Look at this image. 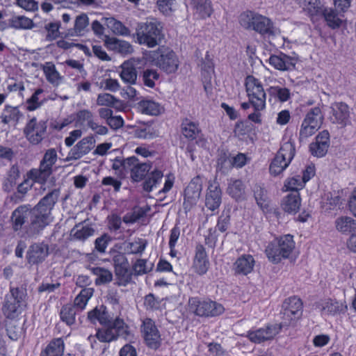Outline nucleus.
I'll return each instance as SVG.
<instances>
[{
	"label": "nucleus",
	"instance_id": "1",
	"mask_svg": "<svg viewBox=\"0 0 356 356\" xmlns=\"http://www.w3.org/2000/svg\"><path fill=\"white\" fill-rule=\"evenodd\" d=\"M59 195L60 191L55 189L45 195L30 210L31 229L40 232L53 222L51 211Z\"/></svg>",
	"mask_w": 356,
	"mask_h": 356
},
{
	"label": "nucleus",
	"instance_id": "2",
	"mask_svg": "<svg viewBox=\"0 0 356 356\" xmlns=\"http://www.w3.org/2000/svg\"><path fill=\"white\" fill-rule=\"evenodd\" d=\"M143 58L147 63L159 67L166 74L175 73L179 67L177 55L167 47H160L156 50L147 51Z\"/></svg>",
	"mask_w": 356,
	"mask_h": 356
},
{
	"label": "nucleus",
	"instance_id": "3",
	"mask_svg": "<svg viewBox=\"0 0 356 356\" xmlns=\"http://www.w3.org/2000/svg\"><path fill=\"white\" fill-rule=\"evenodd\" d=\"M136 42L141 45L153 48L163 39L162 28L155 19H147L137 24L136 28Z\"/></svg>",
	"mask_w": 356,
	"mask_h": 356
},
{
	"label": "nucleus",
	"instance_id": "4",
	"mask_svg": "<svg viewBox=\"0 0 356 356\" xmlns=\"http://www.w3.org/2000/svg\"><path fill=\"white\" fill-rule=\"evenodd\" d=\"M239 23L247 30L254 31L262 35H275L273 22L257 13L248 10L240 15Z\"/></svg>",
	"mask_w": 356,
	"mask_h": 356
},
{
	"label": "nucleus",
	"instance_id": "5",
	"mask_svg": "<svg viewBox=\"0 0 356 356\" xmlns=\"http://www.w3.org/2000/svg\"><path fill=\"white\" fill-rule=\"evenodd\" d=\"M245 86L251 105L255 110H264L266 95L261 81L252 75L245 78Z\"/></svg>",
	"mask_w": 356,
	"mask_h": 356
},
{
	"label": "nucleus",
	"instance_id": "6",
	"mask_svg": "<svg viewBox=\"0 0 356 356\" xmlns=\"http://www.w3.org/2000/svg\"><path fill=\"white\" fill-rule=\"evenodd\" d=\"M118 336H122L127 340L130 339L131 336L129 327L119 318L115 319L111 325L104 326V328L98 330L96 333L97 339L103 343L111 342Z\"/></svg>",
	"mask_w": 356,
	"mask_h": 356
},
{
	"label": "nucleus",
	"instance_id": "7",
	"mask_svg": "<svg viewBox=\"0 0 356 356\" xmlns=\"http://www.w3.org/2000/svg\"><path fill=\"white\" fill-rule=\"evenodd\" d=\"M46 131V122L35 118H31L24 128L26 137L33 145H38L43 140Z\"/></svg>",
	"mask_w": 356,
	"mask_h": 356
},
{
	"label": "nucleus",
	"instance_id": "8",
	"mask_svg": "<svg viewBox=\"0 0 356 356\" xmlns=\"http://www.w3.org/2000/svg\"><path fill=\"white\" fill-rule=\"evenodd\" d=\"M18 289H11L10 294L6 297L5 303L3 307V312L8 318H15L22 312V298L19 297Z\"/></svg>",
	"mask_w": 356,
	"mask_h": 356
},
{
	"label": "nucleus",
	"instance_id": "9",
	"mask_svg": "<svg viewBox=\"0 0 356 356\" xmlns=\"http://www.w3.org/2000/svg\"><path fill=\"white\" fill-rule=\"evenodd\" d=\"M284 312L283 318L285 321V325L290 324L302 316V302L300 298L296 296H292L286 299L283 305Z\"/></svg>",
	"mask_w": 356,
	"mask_h": 356
},
{
	"label": "nucleus",
	"instance_id": "10",
	"mask_svg": "<svg viewBox=\"0 0 356 356\" xmlns=\"http://www.w3.org/2000/svg\"><path fill=\"white\" fill-rule=\"evenodd\" d=\"M281 327L282 325L278 324L268 325L265 327L248 331L247 337L252 342L261 343L273 339L279 333Z\"/></svg>",
	"mask_w": 356,
	"mask_h": 356
},
{
	"label": "nucleus",
	"instance_id": "11",
	"mask_svg": "<svg viewBox=\"0 0 356 356\" xmlns=\"http://www.w3.org/2000/svg\"><path fill=\"white\" fill-rule=\"evenodd\" d=\"M141 332L146 344L151 348H157L161 343V335L154 322L150 318L143 321Z\"/></svg>",
	"mask_w": 356,
	"mask_h": 356
},
{
	"label": "nucleus",
	"instance_id": "12",
	"mask_svg": "<svg viewBox=\"0 0 356 356\" xmlns=\"http://www.w3.org/2000/svg\"><path fill=\"white\" fill-rule=\"evenodd\" d=\"M298 60L297 57L284 53L271 55L268 58V63L272 67L282 72L294 70Z\"/></svg>",
	"mask_w": 356,
	"mask_h": 356
},
{
	"label": "nucleus",
	"instance_id": "13",
	"mask_svg": "<svg viewBox=\"0 0 356 356\" xmlns=\"http://www.w3.org/2000/svg\"><path fill=\"white\" fill-rule=\"evenodd\" d=\"M330 120L332 123L337 124L341 127H346L350 123V108L343 102H334L331 104Z\"/></svg>",
	"mask_w": 356,
	"mask_h": 356
},
{
	"label": "nucleus",
	"instance_id": "14",
	"mask_svg": "<svg viewBox=\"0 0 356 356\" xmlns=\"http://www.w3.org/2000/svg\"><path fill=\"white\" fill-rule=\"evenodd\" d=\"M190 311L197 316H209L216 314V303L210 300L200 301L197 298H191L188 301Z\"/></svg>",
	"mask_w": 356,
	"mask_h": 356
},
{
	"label": "nucleus",
	"instance_id": "15",
	"mask_svg": "<svg viewBox=\"0 0 356 356\" xmlns=\"http://www.w3.org/2000/svg\"><path fill=\"white\" fill-rule=\"evenodd\" d=\"M201 76L204 88L208 95L213 93L214 80L213 63L209 56L201 65Z\"/></svg>",
	"mask_w": 356,
	"mask_h": 356
},
{
	"label": "nucleus",
	"instance_id": "16",
	"mask_svg": "<svg viewBox=\"0 0 356 356\" xmlns=\"http://www.w3.org/2000/svg\"><path fill=\"white\" fill-rule=\"evenodd\" d=\"M142 62L140 58H132L124 61L120 66L122 71L120 74L121 79L127 83L134 84L137 79L136 67Z\"/></svg>",
	"mask_w": 356,
	"mask_h": 356
},
{
	"label": "nucleus",
	"instance_id": "17",
	"mask_svg": "<svg viewBox=\"0 0 356 356\" xmlns=\"http://www.w3.org/2000/svg\"><path fill=\"white\" fill-rule=\"evenodd\" d=\"M330 147V134L327 130L321 131L315 138V142L309 145L312 155L317 157L324 156Z\"/></svg>",
	"mask_w": 356,
	"mask_h": 356
},
{
	"label": "nucleus",
	"instance_id": "18",
	"mask_svg": "<svg viewBox=\"0 0 356 356\" xmlns=\"http://www.w3.org/2000/svg\"><path fill=\"white\" fill-rule=\"evenodd\" d=\"M133 159L128 171H130V177L134 181H140L145 177L152 168L150 163H140L136 156H131Z\"/></svg>",
	"mask_w": 356,
	"mask_h": 356
},
{
	"label": "nucleus",
	"instance_id": "19",
	"mask_svg": "<svg viewBox=\"0 0 356 356\" xmlns=\"http://www.w3.org/2000/svg\"><path fill=\"white\" fill-rule=\"evenodd\" d=\"M116 275L120 279L122 284H125L130 280L129 262L124 254L118 253L113 257Z\"/></svg>",
	"mask_w": 356,
	"mask_h": 356
},
{
	"label": "nucleus",
	"instance_id": "20",
	"mask_svg": "<svg viewBox=\"0 0 356 356\" xmlns=\"http://www.w3.org/2000/svg\"><path fill=\"white\" fill-rule=\"evenodd\" d=\"M202 186L200 184L191 181L185 190L184 207L186 210H190L195 205L200 197Z\"/></svg>",
	"mask_w": 356,
	"mask_h": 356
},
{
	"label": "nucleus",
	"instance_id": "21",
	"mask_svg": "<svg viewBox=\"0 0 356 356\" xmlns=\"http://www.w3.org/2000/svg\"><path fill=\"white\" fill-rule=\"evenodd\" d=\"M35 26L33 21L24 15H14L8 19L6 24H2L1 28L16 30H30Z\"/></svg>",
	"mask_w": 356,
	"mask_h": 356
},
{
	"label": "nucleus",
	"instance_id": "22",
	"mask_svg": "<svg viewBox=\"0 0 356 356\" xmlns=\"http://www.w3.org/2000/svg\"><path fill=\"white\" fill-rule=\"evenodd\" d=\"M221 189L220 184L213 181L209 186V192L206 197V206L209 209L214 211L221 203Z\"/></svg>",
	"mask_w": 356,
	"mask_h": 356
},
{
	"label": "nucleus",
	"instance_id": "23",
	"mask_svg": "<svg viewBox=\"0 0 356 356\" xmlns=\"http://www.w3.org/2000/svg\"><path fill=\"white\" fill-rule=\"evenodd\" d=\"M209 266V259L204 248L202 245H197L193 260V268L198 274L203 275L207 271Z\"/></svg>",
	"mask_w": 356,
	"mask_h": 356
},
{
	"label": "nucleus",
	"instance_id": "24",
	"mask_svg": "<svg viewBox=\"0 0 356 356\" xmlns=\"http://www.w3.org/2000/svg\"><path fill=\"white\" fill-rule=\"evenodd\" d=\"M138 110L140 113L147 115H159L164 112L163 106L151 99L140 101L138 104Z\"/></svg>",
	"mask_w": 356,
	"mask_h": 356
},
{
	"label": "nucleus",
	"instance_id": "25",
	"mask_svg": "<svg viewBox=\"0 0 356 356\" xmlns=\"http://www.w3.org/2000/svg\"><path fill=\"white\" fill-rule=\"evenodd\" d=\"M301 205V198L299 192H291L282 202V209L291 214L296 213Z\"/></svg>",
	"mask_w": 356,
	"mask_h": 356
},
{
	"label": "nucleus",
	"instance_id": "26",
	"mask_svg": "<svg viewBox=\"0 0 356 356\" xmlns=\"http://www.w3.org/2000/svg\"><path fill=\"white\" fill-rule=\"evenodd\" d=\"M48 254L47 245L39 243L32 245L27 252V259L29 263L38 264L43 261Z\"/></svg>",
	"mask_w": 356,
	"mask_h": 356
},
{
	"label": "nucleus",
	"instance_id": "27",
	"mask_svg": "<svg viewBox=\"0 0 356 356\" xmlns=\"http://www.w3.org/2000/svg\"><path fill=\"white\" fill-rule=\"evenodd\" d=\"M255 261L252 255L243 254L234 264V269L237 274L246 275L253 270Z\"/></svg>",
	"mask_w": 356,
	"mask_h": 356
},
{
	"label": "nucleus",
	"instance_id": "28",
	"mask_svg": "<svg viewBox=\"0 0 356 356\" xmlns=\"http://www.w3.org/2000/svg\"><path fill=\"white\" fill-rule=\"evenodd\" d=\"M42 70L47 81L54 86H59L63 81V76L57 70L51 62H46L42 66Z\"/></svg>",
	"mask_w": 356,
	"mask_h": 356
},
{
	"label": "nucleus",
	"instance_id": "29",
	"mask_svg": "<svg viewBox=\"0 0 356 356\" xmlns=\"http://www.w3.org/2000/svg\"><path fill=\"white\" fill-rule=\"evenodd\" d=\"M93 228L86 222L76 225L70 232V237L72 240L84 241L94 234Z\"/></svg>",
	"mask_w": 356,
	"mask_h": 356
},
{
	"label": "nucleus",
	"instance_id": "30",
	"mask_svg": "<svg viewBox=\"0 0 356 356\" xmlns=\"http://www.w3.org/2000/svg\"><path fill=\"white\" fill-rule=\"evenodd\" d=\"M102 22L115 35L122 36H129L131 35V31L129 29L127 28L125 25H124L120 21L117 20L114 17H104L102 18Z\"/></svg>",
	"mask_w": 356,
	"mask_h": 356
},
{
	"label": "nucleus",
	"instance_id": "31",
	"mask_svg": "<svg viewBox=\"0 0 356 356\" xmlns=\"http://www.w3.org/2000/svg\"><path fill=\"white\" fill-rule=\"evenodd\" d=\"M22 117V114L17 107L9 105L4 106L0 115L2 123L11 125H15Z\"/></svg>",
	"mask_w": 356,
	"mask_h": 356
},
{
	"label": "nucleus",
	"instance_id": "32",
	"mask_svg": "<svg viewBox=\"0 0 356 356\" xmlns=\"http://www.w3.org/2000/svg\"><path fill=\"white\" fill-rule=\"evenodd\" d=\"M303 10L310 17L321 15L323 5L320 0H295Z\"/></svg>",
	"mask_w": 356,
	"mask_h": 356
},
{
	"label": "nucleus",
	"instance_id": "33",
	"mask_svg": "<svg viewBox=\"0 0 356 356\" xmlns=\"http://www.w3.org/2000/svg\"><path fill=\"white\" fill-rule=\"evenodd\" d=\"M336 229L343 234H351L356 231V220L348 216L338 217L334 221Z\"/></svg>",
	"mask_w": 356,
	"mask_h": 356
},
{
	"label": "nucleus",
	"instance_id": "34",
	"mask_svg": "<svg viewBox=\"0 0 356 356\" xmlns=\"http://www.w3.org/2000/svg\"><path fill=\"white\" fill-rule=\"evenodd\" d=\"M29 215H31L30 209L28 206L23 205L17 207L11 216L13 229L15 231L20 229Z\"/></svg>",
	"mask_w": 356,
	"mask_h": 356
},
{
	"label": "nucleus",
	"instance_id": "35",
	"mask_svg": "<svg viewBox=\"0 0 356 356\" xmlns=\"http://www.w3.org/2000/svg\"><path fill=\"white\" fill-rule=\"evenodd\" d=\"M89 24V18L86 13L78 15L74 21V28L67 31L66 36H81Z\"/></svg>",
	"mask_w": 356,
	"mask_h": 356
},
{
	"label": "nucleus",
	"instance_id": "36",
	"mask_svg": "<svg viewBox=\"0 0 356 356\" xmlns=\"http://www.w3.org/2000/svg\"><path fill=\"white\" fill-rule=\"evenodd\" d=\"M95 140L92 137L83 138L79 141L72 150V157L78 159L88 154L93 147Z\"/></svg>",
	"mask_w": 356,
	"mask_h": 356
},
{
	"label": "nucleus",
	"instance_id": "37",
	"mask_svg": "<svg viewBox=\"0 0 356 356\" xmlns=\"http://www.w3.org/2000/svg\"><path fill=\"white\" fill-rule=\"evenodd\" d=\"M190 5L195 13L200 17H209L212 12L211 3L209 0H190Z\"/></svg>",
	"mask_w": 356,
	"mask_h": 356
},
{
	"label": "nucleus",
	"instance_id": "38",
	"mask_svg": "<svg viewBox=\"0 0 356 356\" xmlns=\"http://www.w3.org/2000/svg\"><path fill=\"white\" fill-rule=\"evenodd\" d=\"M276 241L277 243H279V246H280V251L284 258H288L295 248V242L293 236L286 234L279 238H276Z\"/></svg>",
	"mask_w": 356,
	"mask_h": 356
},
{
	"label": "nucleus",
	"instance_id": "39",
	"mask_svg": "<svg viewBox=\"0 0 356 356\" xmlns=\"http://www.w3.org/2000/svg\"><path fill=\"white\" fill-rule=\"evenodd\" d=\"M64 353V342L61 339L51 341L42 352V356H62Z\"/></svg>",
	"mask_w": 356,
	"mask_h": 356
},
{
	"label": "nucleus",
	"instance_id": "40",
	"mask_svg": "<svg viewBox=\"0 0 356 356\" xmlns=\"http://www.w3.org/2000/svg\"><path fill=\"white\" fill-rule=\"evenodd\" d=\"M322 309L328 314L334 315L345 312L347 309V305L342 302L329 299L323 303Z\"/></svg>",
	"mask_w": 356,
	"mask_h": 356
},
{
	"label": "nucleus",
	"instance_id": "41",
	"mask_svg": "<svg viewBox=\"0 0 356 356\" xmlns=\"http://www.w3.org/2000/svg\"><path fill=\"white\" fill-rule=\"evenodd\" d=\"M323 119L324 117L321 108L319 106H316L307 111L303 121L320 128L323 124Z\"/></svg>",
	"mask_w": 356,
	"mask_h": 356
},
{
	"label": "nucleus",
	"instance_id": "42",
	"mask_svg": "<svg viewBox=\"0 0 356 356\" xmlns=\"http://www.w3.org/2000/svg\"><path fill=\"white\" fill-rule=\"evenodd\" d=\"M163 177L162 171L158 169L153 170L143 184L144 190L147 192L153 191L161 183Z\"/></svg>",
	"mask_w": 356,
	"mask_h": 356
},
{
	"label": "nucleus",
	"instance_id": "43",
	"mask_svg": "<svg viewBox=\"0 0 356 356\" xmlns=\"http://www.w3.org/2000/svg\"><path fill=\"white\" fill-rule=\"evenodd\" d=\"M266 254L270 261L273 263H279L284 258L280 251V246L276 239L270 242L266 248Z\"/></svg>",
	"mask_w": 356,
	"mask_h": 356
},
{
	"label": "nucleus",
	"instance_id": "44",
	"mask_svg": "<svg viewBox=\"0 0 356 356\" xmlns=\"http://www.w3.org/2000/svg\"><path fill=\"white\" fill-rule=\"evenodd\" d=\"M321 15H323L327 25L332 29L339 28L341 24V19L338 17L336 10L330 8L323 7V12Z\"/></svg>",
	"mask_w": 356,
	"mask_h": 356
},
{
	"label": "nucleus",
	"instance_id": "45",
	"mask_svg": "<svg viewBox=\"0 0 356 356\" xmlns=\"http://www.w3.org/2000/svg\"><path fill=\"white\" fill-rule=\"evenodd\" d=\"M147 246V241L143 238H136L124 243V250L129 254H141Z\"/></svg>",
	"mask_w": 356,
	"mask_h": 356
},
{
	"label": "nucleus",
	"instance_id": "46",
	"mask_svg": "<svg viewBox=\"0 0 356 356\" xmlns=\"http://www.w3.org/2000/svg\"><path fill=\"white\" fill-rule=\"evenodd\" d=\"M58 159V156L54 149H49L45 152L43 159L40 161V165L44 171H49L52 172V167L56 163Z\"/></svg>",
	"mask_w": 356,
	"mask_h": 356
},
{
	"label": "nucleus",
	"instance_id": "47",
	"mask_svg": "<svg viewBox=\"0 0 356 356\" xmlns=\"http://www.w3.org/2000/svg\"><path fill=\"white\" fill-rule=\"evenodd\" d=\"M295 152L296 149L294 143L291 140H289L288 141L282 143L276 155L282 158V159H287L288 161H291L294 157Z\"/></svg>",
	"mask_w": 356,
	"mask_h": 356
},
{
	"label": "nucleus",
	"instance_id": "48",
	"mask_svg": "<svg viewBox=\"0 0 356 356\" xmlns=\"http://www.w3.org/2000/svg\"><path fill=\"white\" fill-rule=\"evenodd\" d=\"M290 163L291 161L287 159H282V158L276 155L270 165L269 170L270 174L274 176L280 175L286 169Z\"/></svg>",
	"mask_w": 356,
	"mask_h": 356
},
{
	"label": "nucleus",
	"instance_id": "49",
	"mask_svg": "<svg viewBox=\"0 0 356 356\" xmlns=\"http://www.w3.org/2000/svg\"><path fill=\"white\" fill-rule=\"evenodd\" d=\"M51 174V173L48 170L44 171L43 168L40 165V168L38 169L35 168L31 170L27 173V176L33 181V184L35 182L42 184L46 181V179L49 177Z\"/></svg>",
	"mask_w": 356,
	"mask_h": 356
},
{
	"label": "nucleus",
	"instance_id": "50",
	"mask_svg": "<svg viewBox=\"0 0 356 356\" xmlns=\"http://www.w3.org/2000/svg\"><path fill=\"white\" fill-rule=\"evenodd\" d=\"M227 193L233 198L239 200L243 197L245 193V187L241 180H235L229 184L227 188Z\"/></svg>",
	"mask_w": 356,
	"mask_h": 356
},
{
	"label": "nucleus",
	"instance_id": "51",
	"mask_svg": "<svg viewBox=\"0 0 356 356\" xmlns=\"http://www.w3.org/2000/svg\"><path fill=\"white\" fill-rule=\"evenodd\" d=\"M254 195L257 204L262 209L268 207V200L266 191L259 185H256L253 189Z\"/></svg>",
	"mask_w": 356,
	"mask_h": 356
},
{
	"label": "nucleus",
	"instance_id": "52",
	"mask_svg": "<svg viewBox=\"0 0 356 356\" xmlns=\"http://www.w3.org/2000/svg\"><path fill=\"white\" fill-rule=\"evenodd\" d=\"M181 131L186 138L194 139L199 133V129L195 123L185 120L181 124Z\"/></svg>",
	"mask_w": 356,
	"mask_h": 356
},
{
	"label": "nucleus",
	"instance_id": "53",
	"mask_svg": "<svg viewBox=\"0 0 356 356\" xmlns=\"http://www.w3.org/2000/svg\"><path fill=\"white\" fill-rule=\"evenodd\" d=\"M320 128L314 124L302 121L299 132V140L300 142L306 140L309 137L314 135Z\"/></svg>",
	"mask_w": 356,
	"mask_h": 356
},
{
	"label": "nucleus",
	"instance_id": "54",
	"mask_svg": "<svg viewBox=\"0 0 356 356\" xmlns=\"http://www.w3.org/2000/svg\"><path fill=\"white\" fill-rule=\"evenodd\" d=\"M92 296V289L88 288L81 290L74 300V305L80 309H83Z\"/></svg>",
	"mask_w": 356,
	"mask_h": 356
},
{
	"label": "nucleus",
	"instance_id": "55",
	"mask_svg": "<svg viewBox=\"0 0 356 356\" xmlns=\"http://www.w3.org/2000/svg\"><path fill=\"white\" fill-rule=\"evenodd\" d=\"M93 273L97 276L95 283L97 284L110 282L113 279V275L111 271L103 268L97 267L93 268Z\"/></svg>",
	"mask_w": 356,
	"mask_h": 356
},
{
	"label": "nucleus",
	"instance_id": "56",
	"mask_svg": "<svg viewBox=\"0 0 356 356\" xmlns=\"http://www.w3.org/2000/svg\"><path fill=\"white\" fill-rule=\"evenodd\" d=\"M43 90L38 89L32 96L26 100V105L27 110L33 111L40 108L42 104V101L40 99L39 96L42 94Z\"/></svg>",
	"mask_w": 356,
	"mask_h": 356
},
{
	"label": "nucleus",
	"instance_id": "57",
	"mask_svg": "<svg viewBox=\"0 0 356 356\" xmlns=\"http://www.w3.org/2000/svg\"><path fill=\"white\" fill-rule=\"evenodd\" d=\"M96 84L99 88L111 92H116L120 88L119 81L112 78L104 79Z\"/></svg>",
	"mask_w": 356,
	"mask_h": 356
},
{
	"label": "nucleus",
	"instance_id": "58",
	"mask_svg": "<svg viewBox=\"0 0 356 356\" xmlns=\"http://www.w3.org/2000/svg\"><path fill=\"white\" fill-rule=\"evenodd\" d=\"M248 159L246 154L238 153L236 155L229 157L228 162L232 168H241L246 165Z\"/></svg>",
	"mask_w": 356,
	"mask_h": 356
},
{
	"label": "nucleus",
	"instance_id": "59",
	"mask_svg": "<svg viewBox=\"0 0 356 356\" xmlns=\"http://www.w3.org/2000/svg\"><path fill=\"white\" fill-rule=\"evenodd\" d=\"M156 4L165 15H170L175 9V0H157Z\"/></svg>",
	"mask_w": 356,
	"mask_h": 356
},
{
	"label": "nucleus",
	"instance_id": "60",
	"mask_svg": "<svg viewBox=\"0 0 356 356\" xmlns=\"http://www.w3.org/2000/svg\"><path fill=\"white\" fill-rule=\"evenodd\" d=\"M60 318L67 325H72L75 320L74 308L71 305L64 306L60 311Z\"/></svg>",
	"mask_w": 356,
	"mask_h": 356
},
{
	"label": "nucleus",
	"instance_id": "61",
	"mask_svg": "<svg viewBox=\"0 0 356 356\" xmlns=\"http://www.w3.org/2000/svg\"><path fill=\"white\" fill-rule=\"evenodd\" d=\"M159 74L155 70H146L143 72V79L144 84L149 88H154L155 81L158 80Z\"/></svg>",
	"mask_w": 356,
	"mask_h": 356
},
{
	"label": "nucleus",
	"instance_id": "62",
	"mask_svg": "<svg viewBox=\"0 0 356 356\" xmlns=\"http://www.w3.org/2000/svg\"><path fill=\"white\" fill-rule=\"evenodd\" d=\"M120 103V99H116L113 95L109 93H101L97 98V104L99 106H111L115 103Z\"/></svg>",
	"mask_w": 356,
	"mask_h": 356
},
{
	"label": "nucleus",
	"instance_id": "63",
	"mask_svg": "<svg viewBox=\"0 0 356 356\" xmlns=\"http://www.w3.org/2000/svg\"><path fill=\"white\" fill-rule=\"evenodd\" d=\"M303 183L299 177L289 178L284 183V188H286V191L298 192L303 187Z\"/></svg>",
	"mask_w": 356,
	"mask_h": 356
},
{
	"label": "nucleus",
	"instance_id": "64",
	"mask_svg": "<svg viewBox=\"0 0 356 356\" xmlns=\"http://www.w3.org/2000/svg\"><path fill=\"white\" fill-rule=\"evenodd\" d=\"M270 91L272 94L276 95L278 99L282 102H286L291 96L290 90L286 88H280L278 86L271 87Z\"/></svg>",
	"mask_w": 356,
	"mask_h": 356
}]
</instances>
